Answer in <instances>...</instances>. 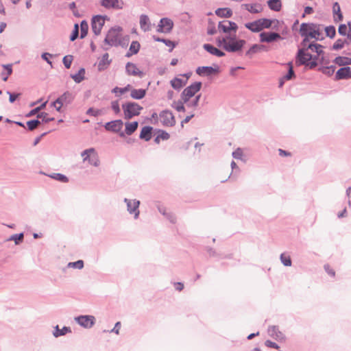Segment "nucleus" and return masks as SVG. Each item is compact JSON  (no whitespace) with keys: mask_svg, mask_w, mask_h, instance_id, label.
<instances>
[{"mask_svg":"<svg viewBox=\"0 0 351 351\" xmlns=\"http://www.w3.org/2000/svg\"><path fill=\"white\" fill-rule=\"evenodd\" d=\"M226 24L230 26L232 33L217 39V44L219 47L223 48L228 52H238L242 49L246 41L243 39H238L237 31L238 25L232 21H226Z\"/></svg>","mask_w":351,"mask_h":351,"instance_id":"1","label":"nucleus"},{"mask_svg":"<svg viewBox=\"0 0 351 351\" xmlns=\"http://www.w3.org/2000/svg\"><path fill=\"white\" fill-rule=\"evenodd\" d=\"M122 27L115 26L109 29L104 39V49L108 50L110 47H118Z\"/></svg>","mask_w":351,"mask_h":351,"instance_id":"2","label":"nucleus"},{"mask_svg":"<svg viewBox=\"0 0 351 351\" xmlns=\"http://www.w3.org/2000/svg\"><path fill=\"white\" fill-rule=\"evenodd\" d=\"M300 33L303 37H311L316 40H319L322 34L319 25L305 23L301 24Z\"/></svg>","mask_w":351,"mask_h":351,"instance_id":"3","label":"nucleus"},{"mask_svg":"<svg viewBox=\"0 0 351 351\" xmlns=\"http://www.w3.org/2000/svg\"><path fill=\"white\" fill-rule=\"evenodd\" d=\"M80 155L84 162H87L88 165L95 167L100 165V159L95 148L91 147L84 149Z\"/></svg>","mask_w":351,"mask_h":351,"instance_id":"4","label":"nucleus"},{"mask_svg":"<svg viewBox=\"0 0 351 351\" xmlns=\"http://www.w3.org/2000/svg\"><path fill=\"white\" fill-rule=\"evenodd\" d=\"M122 109L125 119H130L141 114L143 107L136 102L129 101L122 105Z\"/></svg>","mask_w":351,"mask_h":351,"instance_id":"5","label":"nucleus"},{"mask_svg":"<svg viewBox=\"0 0 351 351\" xmlns=\"http://www.w3.org/2000/svg\"><path fill=\"white\" fill-rule=\"evenodd\" d=\"M202 82H195L188 87L185 88L181 94V98L184 103H187L189 99L195 95L202 88Z\"/></svg>","mask_w":351,"mask_h":351,"instance_id":"6","label":"nucleus"},{"mask_svg":"<svg viewBox=\"0 0 351 351\" xmlns=\"http://www.w3.org/2000/svg\"><path fill=\"white\" fill-rule=\"evenodd\" d=\"M123 202L126 204L128 213L133 215L135 219H138L140 215V201L136 199L124 198Z\"/></svg>","mask_w":351,"mask_h":351,"instance_id":"7","label":"nucleus"},{"mask_svg":"<svg viewBox=\"0 0 351 351\" xmlns=\"http://www.w3.org/2000/svg\"><path fill=\"white\" fill-rule=\"evenodd\" d=\"M75 322L84 328H91L95 324V316L90 315H80L74 317Z\"/></svg>","mask_w":351,"mask_h":351,"instance_id":"8","label":"nucleus"},{"mask_svg":"<svg viewBox=\"0 0 351 351\" xmlns=\"http://www.w3.org/2000/svg\"><path fill=\"white\" fill-rule=\"evenodd\" d=\"M159 119L165 126L172 127L176 124L175 117L168 110H162L159 114Z\"/></svg>","mask_w":351,"mask_h":351,"instance_id":"9","label":"nucleus"},{"mask_svg":"<svg viewBox=\"0 0 351 351\" xmlns=\"http://www.w3.org/2000/svg\"><path fill=\"white\" fill-rule=\"evenodd\" d=\"M106 16L97 15L92 19V30L95 35H99L101 33V29L105 23Z\"/></svg>","mask_w":351,"mask_h":351,"instance_id":"10","label":"nucleus"},{"mask_svg":"<svg viewBox=\"0 0 351 351\" xmlns=\"http://www.w3.org/2000/svg\"><path fill=\"white\" fill-rule=\"evenodd\" d=\"M173 27V22L169 18L160 19L157 27V32L160 33H169Z\"/></svg>","mask_w":351,"mask_h":351,"instance_id":"11","label":"nucleus"},{"mask_svg":"<svg viewBox=\"0 0 351 351\" xmlns=\"http://www.w3.org/2000/svg\"><path fill=\"white\" fill-rule=\"evenodd\" d=\"M260 40L262 43H272L282 38L280 34L273 32H263L260 34Z\"/></svg>","mask_w":351,"mask_h":351,"instance_id":"12","label":"nucleus"},{"mask_svg":"<svg viewBox=\"0 0 351 351\" xmlns=\"http://www.w3.org/2000/svg\"><path fill=\"white\" fill-rule=\"evenodd\" d=\"M296 58V63H298L300 65H306L310 60L313 59L312 55L306 53L304 49H300L298 50Z\"/></svg>","mask_w":351,"mask_h":351,"instance_id":"13","label":"nucleus"},{"mask_svg":"<svg viewBox=\"0 0 351 351\" xmlns=\"http://www.w3.org/2000/svg\"><path fill=\"white\" fill-rule=\"evenodd\" d=\"M101 5L106 9L121 10L124 3L123 0H101Z\"/></svg>","mask_w":351,"mask_h":351,"instance_id":"14","label":"nucleus"},{"mask_svg":"<svg viewBox=\"0 0 351 351\" xmlns=\"http://www.w3.org/2000/svg\"><path fill=\"white\" fill-rule=\"evenodd\" d=\"M219 73V67L216 66L215 68L213 66H199L196 69V73L200 76H210L213 74Z\"/></svg>","mask_w":351,"mask_h":351,"instance_id":"15","label":"nucleus"},{"mask_svg":"<svg viewBox=\"0 0 351 351\" xmlns=\"http://www.w3.org/2000/svg\"><path fill=\"white\" fill-rule=\"evenodd\" d=\"M268 335L277 341H285V335L279 330L278 326H270L267 330Z\"/></svg>","mask_w":351,"mask_h":351,"instance_id":"16","label":"nucleus"},{"mask_svg":"<svg viewBox=\"0 0 351 351\" xmlns=\"http://www.w3.org/2000/svg\"><path fill=\"white\" fill-rule=\"evenodd\" d=\"M123 122L121 119L112 121L105 124V129L113 132H119L121 130Z\"/></svg>","mask_w":351,"mask_h":351,"instance_id":"17","label":"nucleus"},{"mask_svg":"<svg viewBox=\"0 0 351 351\" xmlns=\"http://www.w3.org/2000/svg\"><path fill=\"white\" fill-rule=\"evenodd\" d=\"M139 24L141 29L145 32L150 31L153 26L149 18L146 14H141L140 16Z\"/></svg>","mask_w":351,"mask_h":351,"instance_id":"18","label":"nucleus"},{"mask_svg":"<svg viewBox=\"0 0 351 351\" xmlns=\"http://www.w3.org/2000/svg\"><path fill=\"white\" fill-rule=\"evenodd\" d=\"M158 211L162 214L170 223H175L176 222V217L175 215L171 211L168 210L165 207L158 205Z\"/></svg>","mask_w":351,"mask_h":351,"instance_id":"19","label":"nucleus"},{"mask_svg":"<svg viewBox=\"0 0 351 351\" xmlns=\"http://www.w3.org/2000/svg\"><path fill=\"white\" fill-rule=\"evenodd\" d=\"M351 69L349 66H344L339 69L335 75V80H344L351 78Z\"/></svg>","mask_w":351,"mask_h":351,"instance_id":"20","label":"nucleus"},{"mask_svg":"<svg viewBox=\"0 0 351 351\" xmlns=\"http://www.w3.org/2000/svg\"><path fill=\"white\" fill-rule=\"evenodd\" d=\"M73 94L69 91H66L56 99V103H63L64 105H68L70 104L73 101Z\"/></svg>","mask_w":351,"mask_h":351,"instance_id":"21","label":"nucleus"},{"mask_svg":"<svg viewBox=\"0 0 351 351\" xmlns=\"http://www.w3.org/2000/svg\"><path fill=\"white\" fill-rule=\"evenodd\" d=\"M203 48L209 53L217 56V57H223L225 56V53L222 51L218 49L215 47L213 46L210 44H204L203 45Z\"/></svg>","mask_w":351,"mask_h":351,"instance_id":"22","label":"nucleus"},{"mask_svg":"<svg viewBox=\"0 0 351 351\" xmlns=\"http://www.w3.org/2000/svg\"><path fill=\"white\" fill-rule=\"evenodd\" d=\"M333 19L335 23L341 21L343 20V14L341 11V8L337 2L333 3L332 6Z\"/></svg>","mask_w":351,"mask_h":351,"instance_id":"23","label":"nucleus"},{"mask_svg":"<svg viewBox=\"0 0 351 351\" xmlns=\"http://www.w3.org/2000/svg\"><path fill=\"white\" fill-rule=\"evenodd\" d=\"M71 328L69 326H64L62 328L60 329L58 325L54 326V330L53 331V335L54 337L57 338L60 336H64L66 333H71Z\"/></svg>","mask_w":351,"mask_h":351,"instance_id":"24","label":"nucleus"},{"mask_svg":"<svg viewBox=\"0 0 351 351\" xmlns=\"http://www.w3.org/2000/svg\"><path fill=\"white\" fill-rule=\"evenodd\" d=\"M125 70L128 75H139L142 73L141 71L137 68L136 64L132 63V62H128L125 66Z\"/></svg>","mask_w":351,"mask_h":351,"instance_id":"25","label":"nucleus"},{"mask_svg":"<svg viewBox=\"0 0 351 351\" xmlns=\"http://www.w3.org/2000/svg\"><path fill=\"white\" fill-rule=\"evenodd\" d=\"M245 8L252 14H258L262 12L263 7L260 3L244 4Z\"/></svg>","mask_w":351,"mask_h":351,"instance_id":"26","label":"nucleus"},{"mask_svg":"<svg viewBox=\"0 0 351 351\" xmlns=\"http://www.w3.org/2000/svg\"><path fill=\"white\" fill-rule=\"evenodd\" d=\"M152 128L150 126H145L142 128L141 134H140V138L143 139L146 141H149L152 138Z\"/></svg>","mask_w":351,"mask_h":351,"instance_id":"27","label":"nucleus"},{"mask_svg":"<svg viewBox=\"0 0 351 351\" xmlns=\"http://www.w3.org/2000/svg\"><path fill=\"white\" fill-rule=\"evenodd\" d=\"M245 27L252 32H259L261 31L258 19L252 22L246 23Z\"/></svg>","mask_w":351,"mask_h":351,"instance_id":"28","label":"nucleus"},{"mask_svg":"<svg viewBox=\"0 0 351 351\" xmlns=\"http://www.w3.org/2000/svg\"><path fill=\"white\" fill-rule=\"evenodd\" d=\"M215 14L219 17L230 18L232 15V11L228 8H218L215 10Z\"/></svg>","mask_w":351,"mask_h":351,"instance_id":"29","label":"nucleus"},{"mask_svg":"<svg viewBox=\"0 0 351 351\" xmlns=\"http://www.w3.org/2000/svg\"><path fill=\"white\" fill-rule=\"evenodd\" d=\"M145 94L146 90L143 88L132 89L130 92L131 97L134 99H141L145 96Z\"/></svg>","mask_w":351,"mask_h":351,"instance_id":"30","label":"nucleus"},{"mask_svg":"<svg viewBox=\"0 0 351 351\" xmlns=\"http://www.w3.org/2000/svg\"><path fill=\"white\" fill-rule=\"evenodd\" d=\"M140 47V43L138 41H132L125 56L129 58L133 54H136L139 51Z\"/></svg>","mask_w":351,"mask_h":351,"instance_id":"31","label":"nucleus"},{"mask_svg":"<svg viewBox=\"0 0 351 351\" xmlns=\"http://www.w3.org/2000/svg\"><path fill=\"white\" fill-rule=\"evenodd\" d=\"M334 63L339 66H348L351 64V58L338 56L333 60Z\"/></svg>","mask_w":351,"mask_h":351,"instance_id":"32","label":"nucleus"},{"mask_svg":"<svg viewBox=\"0 0 351 351\" xmlns=\"http://www.w3.org/2000/svg\"><path fill=\"white\" fill-rule=\"evenodd\" d=\"M138 123L137 121H134L132 123L128 122L125 123V134L127 135L132 134L137 129Z\"/></svg>","mask_w":351,"mask_h":351,"instance_id":"33","label":"nucleus"},{"mask_svg":"<svg viewBox=\"0 0 351 351\" xmlns=\"http://www.w3.org/2000/svg\"><path fill=\"white\" fill-rule=\"evenodd\" d=\"M85 69L81 68L77 73L71 75V77L76 82L80 83L84 79Z\"/></svg>","mask_w":351,"mask_h":351,"instance_id":"34","label":"nucleus"},{"mask_svg":"<svg viewBox=\"0 0 351 351\" xmlns=\"http://www.w3.org/2000/svg\"><path fill=\"white\" fill-rule=\"evenodd\" d=\"M269 8L274 11H279L281 8L280 0H269L267 1Z\"/></svg>","mask_w":351,"mask_h":351,"instance_id":"35","label":"nucleus"},{"mask_svg":"<svg viewBox=\"0 0 351 351\" xmlns=\"http://www.w3.org/2000/svg\"><path fill=\"white\" fill-rule=\"evenodd\" d=\"M2 67L6 70L5 73L4 72L1 73L2 80L4 82H6L8 80V76L10 75L12 73V64H2Z\"/></svg>","mask_w":351,"mask_h":351,"instance_id":"36","label":"nucleus"},{"mask_svg":"<svg viewBox=\"0 0 351 351\" xmlns=\"http://www.w3.org/2000/svg\"><path fill=\"white\" fill-rule=\"evenodd\" d=\"M184 84L185 82L178 77H175L171 80V85L176 90H180Z\"/></svg>","mask_w":351,"mask_h":351,"instance_id":"37","label":"nucleus"},{"mask_svg":"<svg viewBox=\"0 0 351 351\" xmlns=\"http://www.w3.org/2000/svg\"><path fill=\"white\" fill-rule=\"evenodd\" d=\"M152 38L155 41L161 42L162 43H165L166 46L170 47L171 49H170L169 51H171L176 46L175 44L173 43V42H172L170 40L161 38L156 36H153Z\"/></svg>","mask_w":351,"mask_h":351,"instance_id":"38","label":"nucleus"},{"mask_svg":"<svg viewBox=\"0 0 351 351\" xmlns=\"http://www.w3.org/2000/svg\"><path fill=\"white\" fill-rule=\"evenodd\" d=\"M280 261L282 264L286 267L291 266L292 262L291 257L289 254L286 253H282L280 256Z\"/></svg>","mask_w":351,"mask_h":351,"instance_id":"39","label":"nucleus"},{"mask_svg":"<svg viewBox=\"0 0 351 351\" xmlns=\"http://www.w3.org/2000/svg\"><path fill=\"white\" fill-rule=\"evenodd\" d=\"M49 176L56 180L60 181L63 183H66L69 182L68 178L62 173H54L51 175H49Z\"/></svg>","mask_w":351,"mask_h":351,"instance_id":"40","label":"nucleus"},{"mask_svg":"<svg viewBox=\"0 0 351 351\" xmlns=\"http://www.w3.org/2000/svg\"><path fill=\"white\" fill-rule=\"evenodd\" d=\"M259 23H260V26H261V31L263 29H269L271 27V25L274 22L273 20H271V19H259Z\"/></svg>","mask_w":351,"mask_h":351,"instance_id":"41","label":"nucleus"},{"mask_svg":"<svg viewBox=\"0 0 351 351\" xmlns=\"http://www.w3.org/2000/svg\"><path fill=\"white\" fill-rule=\"evenodd\" d=\"M88 25L86 21H82L80 23V38H84L88 34Z\"/></svg>","mask_w":351,"mask_h":351,"instance_id":"42","label":"nucleus"},{"mask_svg":"<svg viewBox=\"0 0 351 351\" xmlns=\"http://www.w3.org/2000/svg\"><path fill=\"white\" fill-rule=\"evenodd\" d=\"M218 29L220 32H223V33H226V35L229 34L230 33H232L230 26L227 24H226V21H221L218 24Z\"/></svg>","mask_w":351,"mask_h":351,"instance_id":"43","label":"nucleus"},{"mask_svg":"<svg viewBox=\"0 0 351 351\" xmlns=\"http://www.w3.org/2000/svg\"><path fill=\"white\" fill-rule=\"evenodd\" d=\"M322 47V45L317 43H311L308 45V49H311L312 51L316 52L317 55H320L323 53Z\"/></svg>","mask_w":351,"mask_h":351,"instance_id":"44","label":"nucleus"},{"mask_svg":"<svg viewBox=\"0 0 351 351\" xmlns=\"http://www.w3.org/2000/svg\"><path fill=\"white\" fill-rule=\"evenodd\" d=\"M24 234L23 233L15 234L10 236L8 241H14L16 245H18L23 240Z\"/></svg>","mask_w":351,"mask_h":351,"instance_id":"45","label":"nucleus"},{"mask_svg":"<svg viewBox=\"0 0 351 351\" xmlns=\"http://www.w3.org/2000/svg\"><path fill=\"white\" fill-rule=\"evenodd\" d=\"M261 51L260 45H253L248 51H246L245 55L247 56L251 57L253 54L256 53Z\"/></svg>","mask_w":351,"mask_h":351,"instance_id":"46","label":"nucleus"},{"mask_svg":"<svg viewBox=\"0 0 351 351\" xmlns=\"http://www.w3.org/2000/svg\"><path fill=\"white\" fill-rule=\"evenodd\" d=\"M108 58H109V55L107 53H104L102 56L101 60H100V62H99V63L98 64V67H99V70H101V69H104L102 67L103 65H106V64L108 65V64H110V60H109Z\"/></svg>","mask_w":351,"mask_h":351,"instance_id":"47","label":"nucleus"},{"mask_svg":"<svg viewBox=\"0 0 351 351\" xmlns=\"http://www.w3.org/2000/svg\"><path fill=\"white\" fill-rule=\"evenodd\" d=\"M67 267L69 268L82 269L84 267V261L82 260H78L75 262H70L68 263Z\"/></svg>","mask_w":351,"mask_h":351,"instance_id":"48","label":"nucleus"},{"mask_svg":"<svg viewBox=\"0 0 351 351\" xmlns=\"http://www.w3.org/2000/svg\"><path fill=\"white\" fill-rule=\"evenodd\" d=\"M40 123H41V121H39L38 119H34V120H30V121H27V125L28 130L30 131L34 130L40 124Z\"/></svg>","mask_w":351,"mask_h":351,"instance_id":"49","label":"nucleus"},{"mask_svg":"<svg viewBox=\"0 0 351 351\" xmlns=\"http://www.w3.org/2000/svg\"><path fill=\"white\" fill-rule=\"evenodd\" d=\"M130 88H131V86L130 84H128L124 88H119L117 86L112 90V92L115 94L119 93L120 95H122V94L125 93L128 90H130Z\"/></svg>","mask_w":351,"mask_h":351,"instance_id":"50","label":"nucleus"},{"mask_svg":"<svg viewBox=\"0 0 351 351\" xmlns=\"http://www.w3.org/2000/svg\"><path fill=\"white\" fill-rule=\"evenodd\" d=\"M184 101H174L171 106L175 108L178 112H184L185 108L184 106Z\"/></svg>","mask_w":351,"mask_h":351,"instance_id":"51","label":"nucleus"},{"mask_svg":"<svg viewBox=\"0 0 351 351\" xmlns=\"http://www.w3.org/2000/svg\"><path fill=\"white\" fill-rule=\"evenodd\" d=\"M289 71L287 75L283 77V79L286 80H291L293 77H295V73L293 69V65L291 62L288 63Z\"/></svg>","mask_w":351,"mask_h":351,"instance_id":"52","label":"nucleus"},{"mask_svg":"<svg viewBox=\"0 0 351 351\" xmlns=\"http://www.w3.org/2000/svg\"><path fill=\"white\" fill-rule=\"evenodd\" d=\"M130 38L129 35L122 36V35L121 34L119 46H121L122 47H126L128 45Z\"/></svg>","mask_w":351,"mask_h":351,"instance_id":"53","label":"nucleus"},{"mask_svg":"<svg viewBox=\"0 0 351 351\" xmlns=\"http://www.w3.org/2000/svg\"><path fill=\"white\" fill-rule=\"evenodd\" d=\"M37 117L42 119V122L49 123L54 120L53 117H49L48 114L46 112H40L38 114Z\"/></svg>","mask_w":351,"mask_h":351,"instance_id":"54","label":"nucleus"},{"mask_svg":"<svg viewBox=\"0 0 351 351\" xmlns=\"http://www.w3.org/2000/svg\"><path fill=\"white\" fill-rule=\"evenodd\" d=\"M326 34L327 36L332 38L336 34L335 27L332 25L328 26L325 28Z\"/></svg>","mask_w":351,"mask_h":351,"instance_id":"55","label":"nucleus"},{"mask_svg":"<svg viewBox=\"0 0 351 351\" xmlns=\"http://www.w3.org/2000/svg\"><path fill=\"white\" fill-rule=\"evenodd\" d=\"M232 157L237 160H244L243 158V149L241 148H237L236 149L232 154Z\"/></svg>","mask_w":351,"mask_h":351,"instance_id":"56","label":"nucleus"},{"mask_svg":"<svg viewBox=\"0 0 351 351\" xmlns=\"http://www.w3.org/2000/svg\"><path fill=\"white\" fill-rule=\"evenodd\" d=\"M335 71V66L331 65L329 66H324L322 69V71L323 73L327 75H332Z\"/></svg>","mask_w":351,"mask_h":351,"instance_id":"57","label":"nucleus"},{"mask_svg":"<svg viewBox=\"0 0 351 351\" xmlns=\"http://www.w3.org/2000/svg\"><path fill=\"white\" fill-rule=\"evenodd\" d=\"M73 62V56H65L62 59V62L66 69H69Z\"/></svg>","mask_w":351,"mask_h":351,"instance_id":"58","label":"nucleus"},{"mask_svg":"<svg viewBox=\"0 0 351 351\" xmlns=\"http://www.w3.org/2000/svg\"><path fill=\"white\" fill-rule=\"evenodd\" d=\"M79 35V26L78 24H75L73 32L70 36V40L74 41Z\"/></svg>","mask_w":351,"mask_h":351,"instance_id":"59","label":"nucleus"},{"mask_svg":"<svg viewBox=\"0 0 351 351\" xmlns=\"http://www.w3.org/2000/svg\"><path fill=\"white\" fill-rule=\"evenodd\" d=\"M344 47L343 39H338L333 44L332 49L333 50H339Z\"/></svg>","mask_w":351,"mask_h":351,"instance_id":"60","label":"nucleus"},{"mask_svg":"<svg viewBox=\"0 0 351 351\" xmlns=\"http://www.w3.org/2000/svg\"><path fill=\"white\" fill-rule=\"evenodd\" d=\"M111 108L112 110L114 112V113L116 114H118L120 113V108H119V101L116 100V101H112L111 102Z\"/></svg>","mask_w":351,"mask_h":351,"instance_id":"61","label":"nucleus"},{"mask_svg":"<svg viewBox=\"0 0 351 351\" xmlns=\"http://www.w3.org/2000/svg\"><path fill=\"white\" fill-rule=\"evenodd\" d=\"M338 32L341 36H346L348 32L347 25L346 24L340 25L338 29Z\"/></svg>","mask_w":351,"mask_h":351,"instance_id":"62","label":"nucleus"},{"mask_svg":"<svg viewBox=\"0 0 351 351\" xmlns=\"http://www.w3.org/2000/svg\"><path fill=\"white\" fill-rule=\"evenodd\" d=\"M86 114L88 115L97 117L100 114V110L97 109H94L93 108H90L86 111Z\"/></svg>","mask_w":351,"mask_h":351,"instance_id":"63","label":"nucleus"},{"mask_svg":"<svg viewBox=\"0 0 351 351\" xmlns=\"http://www.w3.org/2000/svg\"><path fill=\"white\" fill-rule=\"evenodd\" d=\"M200 97L201 95H197L192 101L188 104V106L190 107H196L198 105Z\"/></svg>","mask_w":351,"mask_h":351,"instance_id":"64","label":"nucleus"}]
</instances>
